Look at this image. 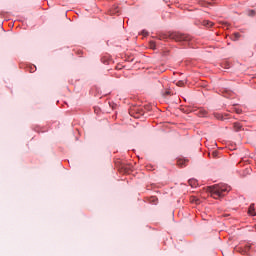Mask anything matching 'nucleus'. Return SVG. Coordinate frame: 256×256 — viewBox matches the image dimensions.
<instances>
[{
    "instance_id": "9d476101",
    "label": "nucleus",
    "mask_w": 256,
    "mask_h": 256,
    "mask_svg": "<svg viewBox=\"0 0 256 256\" xmlns=\"http://www.w3.org/2000/svg\"><path fill=\"white\" fill-rule=\"evenodd\" d=\"M150 49H153V50L157 49V45L155 44V42L153 41L150 42Z\"/></svg>"
},
{
    "instance_id": "20e7f679",
    "label": "nucleus",
    "mask_w": 256,
    "mask_h": 256,
    "mask_svg": "<svg viewBox=\"0 0 256 256\" xmlns=\"http://www.w3.org/2000/svg\"><path fill=\"white\" fill-rule=\"evenodd\" d=\"M233 127H234V131H241V129H243V125H241V123H239V122H235L234 124H233Z\"/></svg>"
},
{
    "instance_id": "7ed1b4c3",
    "label": "nucleus",
    "mask_w": 256,
    "mask_h": 256,
    "mask_svg": "<svg viewBox=\"0 0 256 256\" xmlns=\"http://www.w3.org/2000/svg\"><path fill=\"white\" fill-rule=\"evenodd\" d=\"M248 215H251V217H255V204H251L248 209Z\"/></svg>"
},
{
    "instance_id": "0eeeda50",
    "label": "nucleus",
    "mask_w": 256,
    "mask_h": 256,
    "mask_svg": "<svg viewBox=\"0 0 256 256\" xmlns=\"http://www.w3.org/2000/svg\"><path fill=\"white\" fill-rule=\"evenodd\" d=\"M203 25H204V27H213V22H211L209 20H204Z\"/></svg>"
},
{
    "instance_id": "f3484780",
    "label": "nucleus",
    "mask_w": 256,
    "mask_h": 256,
    "mask_svg": "<svg viewBox=\"0 0 256 256\" xmlns=\"http://www.w3.org/2000/svg\"><path fill=\"white\" fill-rule=\"evenodd\" d=\"M151 201L155 202V201H157V198L152 197V200H151Z\"/></svg>"
},
{
    "instance_id": "9b49d317",
    "label": "nucleus",
    "mask_w": 256,
    "mask_h": 256,
    "mask_svg": "<svg viewBox=\"0 0 256 256\" xmlns=\"http://www.w3.org/2000/svg\"><path fill=\"white\" fill-rule=\"evenodd\" d=\"M183 85H185V82L183 80L177 82L178 87H183Z\"/></svg>"
},
{
    "instance_id": "423d86ee",
    "label": "nucleus",
    "mask_w": 256,
    "mask_h": 256,
    "mask_svg": "<svg viewBox=\"0 0 256 256\" xmlns=\"http://www.w3.org/2000/svg\"><path fill=\"white\" fill-rule=\"evenodd\" d=\"M187 163V160H183V159H180L177 161V165H179V167H185Z\"/></svg>"
},
{
    "instance_id": "1a4fd4ad",
    "label": "nucleus",
    "mask_w": 256,
    "mask_h": 256,
    "mask_svg": "<svg viewBox=\"0 0 256 256\" xmlns=\"http://www.w3.org/2000/svg\"><path fill=\"white\" fill-rule=\"evenodd\" d=\"M218 155H219V152H217V151H213V152L211 153V157H212L213 159H217Z\"/></svg>"
},
{
    "instance_id": "6e6552de",
    "label": "nucleus",
    "mask_w": 256,
    "mask_h": 256,
    "mask_svg": "<svg viewBox=\"0 0 256 256\" xmlns=\"http://www.w3.org/2000/svg\"><path fill=\"white\" fill-rule=\"evenodd\" d=\"M255 15H256L255 10H248V16L249 17H255Z\"/></svg>"
},
{
    "instance_id": "dca6fc26",
    "label": "nucleus",
    "mask_w": 256,
    "mask_h": 256,
    "mask_svg": "<svg viewBox=\"0 0 256 256\" xmlns=\"http://www.w3.org/2000/svg\"><path fill=\"white\" fill-rule=\"evenodd\" d=\"M235 37H236V39H239V37H241V34L235 33Z\"/></svg>"
},
{
    "instance_id": "2eb2a0df",
    "label": "nucleus",
    "mask_w": 256,
    "mask_h": 256,
    "mask_svg": "<svg viewBox=\"0 0 256 256\" xmlns=\"http://www.w3.org/2000/svg\"><path fill=\"white\" fill-rule=\"evenodd\" d=\"M249 249H251V245H246L245 246V251H249Z\"/></svg>"
},
{
    "instance_id": "a211bd4d",
    "label": "nucleus",
    "mask_w": 256,
    "mask_h": 256,
    "mask_svg": "<svg viewBox=\"0 0 256 256\" xmlns=\"http://www.w3.org/2000/svg\"><path fill=\"white\" fill-rule=\"evenodd\" d=\"M207 114V112L206 111H204V114L202 115L203 117H205V115Z\"/></svg>"
},
{
    "instance_id": "ddd939ff",
    "label": "nucleus",
    "mask_w": 256,
    "mask_h": 256,
    "mask_svg": "<svg viewBox=\"0 0 256 256\" xmlns=\"http://www.w3.org/2000/svg\"><path fill=\"white\" fill-rule=\"evenodd\" d=\"M167 95H171V91L166 90L165 93H164V97H167Z\"/></svg>"
},
{
    "instance_id": "f257e3e1",
    "label": "nucleus",
    "mask_w": 256,
    "mask_h": 256,
    "mask_svg": "<svg viewBox=\"0 0 256 256\" xmlns=\"http://www.w3.org/2000/svg\"><path fill=\"white\" fill-rule=\"evenodd\" d=\"M167 38L176 41V43H188V45L193 41V38H191L190 35L181 32H170L167 35L160 36V41Z\"/></svg>"
},
{
    "instance_id": "39448f33",
    "label": "nucleus",
    "mask_w": 256,
    "mask_h": 256,
    "mask_svg": "<svg viewBox=\"0 0 256 256\" xmlns=\"http://www.w3.org/2000/svg\"><path fill=\"white\" fill-rule=\"evenodd\" d=\"M188 184L190 185V187H197V180L190 179L188 180Z\"/></svg>"
},
{
    "instance_id": "4468645a",
    "label": "nucleus",
    "mask_w": 256,
    "mask_h": 256,
    "mask_svg": "<svg viewBox=\"0 0 256 256\" xmlns=\"http://www.w3.org/2000/svg\"><path fill=\"white\" fill-rule=\"evenodd\" d=\"M216 119H221V120H223V115H221V114H216Z\"/></svg>"
},
{
    "instance_id": "f8f14e48",
    "label": "nucleus",
    "mask_w": 256,
    "mask_h": 256,
    "mask_svg": "<svg viewBox=\"0 0 256 256\" xmlns=\"http://www.w3.org/2000/svg\"><path fill=\"white\" fill-rule=\"evenodd\" d=\"M142 35H144V37H147V35H149V32H147L146 30H142Z\"/></svg>"
},
{
    "instance_id": "f03ea898",
    "label": "nucleus",
    "mask_w": 256,
    "mask_h": 256,
    "mask_svg": "<svg viewBox=\"0 0 256 256\" xmlns=\"http://www.w3.org/2000/svg\"><path fill=\"white\" fill-rule=\"evenodd\" d=\"M208 190L213 199H219L220 197H225V193H229V191H231V187L227 184H217L210 186Z\"/></svg>"
}]
</instances>
